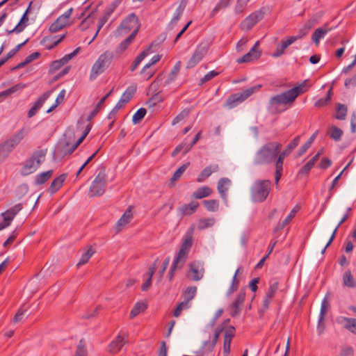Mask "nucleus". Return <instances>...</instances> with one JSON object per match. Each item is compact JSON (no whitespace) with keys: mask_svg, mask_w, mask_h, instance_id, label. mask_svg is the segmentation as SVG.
Segmentation results:
<instances>
[{"mask_svg":"<svg viewBox=\"0 0 356 356\" xmlns=\"http://www.w3.org/2000/svg\"><path fill=\"white\" fill-rule=\"evenodd\" d=\"M231 184V180L225 177L221 178L218 182V191L220 193V197L225 200H226L227 196L226 193L229 190Z\"/></svg>","mask_w":356,"mask_h":356,"instance_id":"obj_22","label":"nucleus"},{"mask_svg":"<svg viewBox=\"0 0 356 356\" xmlns=\"http://www.w3.org/2000/svg\"><path fill=\"white\" fill-rule=\"evenodd\" d=\"M135 37H133V35H129L124 41H122L118 48L116 49V53L118 54H122L123 51H124L129 45L132 42Z\"/></svg>","mask_w":356,"mask_h":356,"instance_id":"obj_43","label":"nucleus"},{"mask_svg":"<svg viewBox=\"0 0 356 356\" xmlns=\"http://www.w3.org/2000/svg\"><path fill=\"white\" fill-rule=\"evenodd\" d=\"M161 59V56L160 55H156V56H154L151 60L149 61L148 63H147L142 69L141 70V72L140 74H145V73L146 72V71L147 70H149L151 66H152L153 65L156 64L157 62H159Z\"/></svg>","mask_w":356,"mask_h":356,"instance_id":"obj_57","label":"nucleus"},{"mask_svg":"<svg viewBox=\"0 0 356 356\" xmlns=\"http://www.w3.org/2000/svg\"><path fill=\"white\" fill-rule=\"evenodd\" d=\"M208 51V45L207 43H201L197 46L193 54L186 63V68L191 69L195 67L204 57Z\"/></svg>","mask_w":356,"mask_h":356,"instance_id":"obj_12","label":"nucleus"},{"mask_svg":"<svg viewBox=\"0 0 356 356\" xmlns=\"http://www.w3.org/2000/svg\"><path fill=\"white\" fill-rule=\"evenodd\" d=\"M238 273H239V269H237L236 270L233 277H232V286H230V288L227 291V296H230L236 290V289L237 288V286H238V281L236 279V276H237Z\"/></svg>","mask_w":356,"mask_h":356,"instance_id":"obj_59","label":"nucleus"},{"mask_svg":"<svg viewBox=\"0 0 356 356\" xmlns=\"http://www.w3.org/2000/svg\"><path fill=\"white\" fill-rule=\"evenodd\" d=\"M343 284L349 288L356 287V281L355 280L350 270H346L343 275Z\"/></svg>","mask_w":356,"mask_h":356,"instance_id":"obj_30","label":"nucleus"},{"mask_svg":"<svg viewBox=\"0 0 356 356\" xmlns=\"http://www.w3.org/2000/svg\"><path fill=\"white\" fill-rule=\"evenodd\" d=\"M206 209L209 211H216L218 208V201L216 200H209L204 201Z\"/></svg>","mask_w":356,"mask_h":356,"instance_id":"obj_53","label":"nucleus"},{"mask_svg":"<svg viewBox=\"0 0 356 356\" xmlns=\"http://www.w3.org/2000/svg\"><path fill=\"white\" fill-rule=\"evenodd\" d=\"M192 245L191 237H187L184 239L179 249L178 254L174 259L172 265V271L179 269L183 267L188 257L189 250Z\"/></svg>","mask_w":356,"mask_h":356,"instance_id":"obj_10","label":"nucleus"},{"mask_svg":"<svg viewBox=\"0 0 356 356\" xmlns=\"http://www.w3.org/2000/svg\"><path fill=\"white\" fill-rule=\"evenodd\" d=\"M347 106L342 104H337V114L335 115L336 119L343 120L346 119L347 114Z\"/></svg>","mask_w":356,"mask_h":356,"instance_id":"obj_42","label":"nucleus"},{"mask_svg":"<svg viewBox=\"0 0 356 356\" xmlns=\"http://www.w3.org/2000/svg\"><path fill=\"white\" fill-rule=\"evenodd\" d=\"M22 209V207L20 204L15 205V207L10 208L8 211H6L5 214L8 216L11 220H13L15 215Z\"/></svg>","mask_w":356,"mask_h":356,"instance_id":"obj_60","label":"nucleus"},{"mask_svg":"<svg viewBox=\"0 0 356 356\" xmlns=\"http://www.w3.org/2000/svg\"><path fill=\"white\" fill-rule=\"evenodd\" d=\"M25 87H26V84H24V83L16 84L15 86L8 88V90L3 91L0 94V96H8L12 93H14L18 90H20L24 88Z\"/></svg>","mask_w":356,"mask_h":356,"instance_id":"obj_49","label":"nucleus"},{"mask_svg":"<svg viewBox=\"0 0 356 356\" xmlns=\"http://www.w3.org/2000/svg\"><path fill=\"white\" fill-rule=\"evenodd\" d=\"M204 273L203 264L200 261H193L188 264V271L186 274L188 278L193 281H200Z\"/></svg>","mask_w":356,"mask_h":356,"instance_id":"obj_13","label":"nucleus"},{"mask_svg":"<svg viewBox=\"0 0 356 356\" xmlns=\"http://www.w3.org/2000/svg\"><path fill=\"white\" fill-rule=\"evenodd\" d=\"M181 61H177L173 68L172 69L168 77L165 81L164 85L168 86L172 83L177 78L180 68H181Z\"/></svg>","mask_w":356,"mask_h":356,"instance_id":"obj_28","label":"nucleus"},{"mask_svg":"<svg viewBox=\"0 0 356 356\" xmlns=\"http://www.w3.org/2000/svg\"><path fill=\"white\" fill-rule=\"evenodd\" d=\"M301 36H291L286 40H283L276 47L275 51L273 53V58L281 56L288 48V47L295 42L297 40L300 39Z\"/></svg>","mask_w":356,"mask_h":356,"instance_id":"obj_16","label":"nucleus"},{"mask_svg":"<svg viewBox=\"0 0 356 356\" xmlns=\"http://www.w3.org/2000/svg\"><path fill=\"white\" fill-rule=\"evenodd\" d=\"M304 87L302 84L271 97L269 101L271 108L279 111L285 110L287 106L293 104L299 95L304 92Z\"/></svg>","mask_w":356,"mask_h":356,"instance_id":"obj_2","label":"nucleus"},{"mask_svg":"<svg viewBox=\"0 0 356 356\" xmlns=\"http://www.w3.org/2000/svg\"><path fill=\"white\" fill-rule=\"evenodd\" d=\"M219 169V167L217 164L210 165L206 167L199 175L197 181L200 183L204 181L207 178H208L212 172H217Z\"/></svg>","mask_w":356,"mask_h":356,"instance_id":"obj_24","label":"nucleus"},{"mask_svg":"<svg viewBox=\"0 0 356 356\" xmlns=\"http://www.w3.org/2000/svg\"><path fill=\"white\" fill-rule=\"evenodd\" d=\"M94 253L95 251L92 250V248H90L88 250H87L82 254L79 261L77 263V266H80L81 265L86 264Z\"/></svg>","mask_w":356,"mask_h":356,"instance_id":"obj_46","label":"nucleus"},{"mask_svg":"<svg viewBox=\"0 0 356 356\" xmlns=\"http://www.w3.org/2000/svg\"><path fill=\"white\" fill-rule=\"evenodd\" d=\"M245 296V293L243 290H241L237 295L235 300L230 306V313L232 316H235L239 314L241 310V307L243 303Z\"/></svg>","mask_w":356,"mask_h":356,"instance_id":"obj_17","label":"nucleus"},{"mask_svg":"<svg viewBox=\"0 0 356 356\" xmlns=\"http://www.w3.org/2000/svg\"><path fill=\"white\" fill-rule=\"evenodd\" d=\"M221 330H218V329H216V331H215V333H214V335L213 337V339H212V341H205L204 342V348L210 351L211 350L213 347L215 346V345L216 344V342L219 338V336H220V333Z\"/></svg>","mask_w":356,"mask_h":356,"instance_id":"obj_45","label":"nucleus"},{"mask_svg":"<svg viewBox=\"0 0 356 356\" xmlns=\"http://www.w3.org/2000/svg\"><path fill=\"white\" fill-rule=\"evenodd\" d=\"M191 110L188 108H186L181 111L172 120V124L175 125L177 123L180 122L181 120L185 119L188 114L190 113Z\"/></svg>","mask_w":356,"mask_h":356,"instance_id":"obj_56","label":"nucleus"},{"mask_svg":"<svg viewBox=\"0 0 356 356\" xmlns=\"http://www.w3.org/2000/svg\"><path fill=\"white\" fill-rule=\"evenodd\" d=\"M261 86H256L254 87L249 88L240 93H236L229 97L225 104V107L230 109L241 103L243 101L246 99L250 95H252L256 90H259Z\"/></svg>","mask_w":356,"mask_h":356,"instance_id":"obj_11","label":"nucleus"},{"mask_svg":"<svg viewBox=\"0 0 356 356\" xmlns=\"http://www.w3.org/2000/svg\"><path fill=\"white\" fill-rule=\"evenodd\" d=\"M337 322L351 333L356 334V318L340 316Z\"/></svg>","mask_w":356,"mask_h":356,"instance_id":"obj_20","label":"nucleus"},{"mask_svg":"<svg viewBox=\"0 0 356 356\" xmlns=\"http://www.w3.org/2000/svg\"><path fill=\"white\" fill-rule=\"evenodd\" d=\"M348 213H346L342 218L340 220V221L339 222V223L337 225L336 227L334 229L333 232H332V234L328 241V242L327 243V244L325 245V246L324 247V248L321 250V253L323 254L326 250V248L332 243V241L334 240L335 236H336V233L338 230V229L339 228V227L348 219Z\"/></svg>","mask_w":356,"mask_h":356,"instance_id":"obj_34","label":"nucleus"},{"mask_svg":"<svg viewBox=\"0 0 356 356\" xmlns=\"http://www.w3.org/2000/svg\"><path fill=\"white\" fill-rule=\"evenodd\" d=\"M127 343V340L120 335H118L109 345V351L111 353H118L123 346Z\"/></svg>","mask_w":356,"mask_h":356,"instance_id":"obj_23","label":"nucleus"},{"mask_svg":"<svg viewBox=\"0 0 356 356\" xmlns=\"http://www.w3.org/2000/svg\"><path fill=\"white\" fill-rule=\"evenodd\" d=\"M314 159H310L299 171L300 175H306L314 167L316 163L314 162Z\"/></svg>","mask_w":356,"mask_h":356,"instance_id":"obj_62","label":"nucleus"},{"mask_svg":"<svg viewBox=\"0 0 356 356\" xmlns=\"http://www.w3.org/2000/svg\"><path fill=\"white\" fill-rule=\"evenodd\" d=\"M233 334L232 332L227 331L224 337V346H223V354L224 356H227L230 352V346Z\"/></svg>","mask_w":356,"mask_h":356,"instance_id":"obj_36","label":"nucleus"},{"mask_svg":"<svg viewBox=\"0 0 356 356\" xmlns=\"http://www.w3.org/2000/svg\"><path fill=\"white\" fill-rule=\"evenodd\" d=\"M113 57V53L108 51H106L98 57L90 70L89 76L90 81L96 79L99 75L102 74L108 67Z\"/></svg>","mask_w":356,"mask_h":356,"instance_id":"obj_4","label":"nucleus"},{"mask_svg":"<svg viewBox=\"0 0 356 356\" xmlns=\"http://www.w3.org/2000/svg\"><path fill=\"white\" fill-rule=\"evenodd\" d=\"M106 179L107 176L106 170L104 168H102L90 185L89 189L90 196H101L104 193L106 190Z\"/></svg>","mask_w":356,"mask_h":356,"instance_id":"obj_9","label":"nucleus"},{"mask_svg":"<svg viewBox=\"0 0 356 356\" xmlns=\"http://www.w3.org/2000/svg\"><path fill=\"white\" fill-rule=\"evenodd\" d=\"M259 42H256L253 47L245 54L242 58L237 60V63H249L259 58L261 56L260 51L258 50Z\"/></svg>","mask_w":356,"mask_h":356,"instance_id":"obj_18","label":"nucleus"},{"mask_svg":"<svg viewBox=\"0 0 356 356\" xmlns=\"http://www.w3.org/2000/svg\"><path fill=\"white\" fill-rule=\"evenodd\" d=\"M215 222L213 218L200 219L197 222V228L200 230L205 229L213 226Z\"/></svg>","mask_w":356,"mask_h":356,"instance_id":"obj_31","label":"nucleus"},{"mask_svg":"<svg viewBox=\"0 0 356 356\" xmlns=\"http://www.w3.org/2000/svg\"><path fill=\"white\" fill-rule=\"evenodd\" d=\"M299 210V207L296 206L289 213V214L286 216V218L283 220L282 223V228L286 225L292 218L296 216V213Z\"/></svg>","mask_w":356,"mask_h":356,"instance_id":"obj_61","label":"nucleus"},{"mask_svg":"<svg viewBox=\"0 0 356 356\" xmlns=\"http://www.w3.org/2000/svg\"><path fill=\"white\" fill-rule=\"evenodd\" d=\"M191 307V303H187L185 301L180 302L174 312V316L179 317L183 310H186Z\"/></svg>","mask_w":356,"mask_h":356,"instance_id":"obj_54","label":"nucleus"},{"mask_svg":"<svg viewBox=\"0 0 356 356\" xmlns=\"http://www.w3.org/2000/svg\"><path fill=\"white\" fill-rule=\"evenodd\" d=\"M342 135H343V131L339 128H338L335 126H332L330 127V136L333 140H334L336 141L340 140Z\"/></svg>","mask_w":356,"mask_h":356,"instance_id":"obj_47","label":"nucleus"},{"mask_svg":"<svg viewBox=\"0 0 356 356\" xmlns=\"http://www.w3.org/2000/svg\"><path fill=\"white\" fill-rule=\"evenodd\" d=\"M147 111L144 108H139L133 115L132 122L134 124L139 123L141 120L145 117Z\"/></svg>","mask_w":356,"mask_h":356,"instance_id":"obj_48","label":"nucleus"},{"mask_svg":"<svg viewBox=\"0 0 356 356\" xmlns=\"http://www.w3.org/2000/svg\"><path fill=\"white\" fill-rule=\"evenodd\" d=\"M28 129L22 128L0 145V155L7 156L27 135Z\"/></svg>","mask_w":356,"mask_h":356,"instance_id":"obj_8","label":"nucleus"},{"mask_svg":"<svg viewBox=\"0 0 356 356\" xmlns=\"http://www.w3.org/2000/svg\"><path fill=\"white\" fill-rule=\"evenodd\" d=\"M197 292L196 286H189L186 288L182 293L184 301L190 303V301L193 299Z\"/></svg>","mask_w":356,"mask_h":356,"instance_id":"obj_35","label":"nucleus"},{"mask_svg":"<svg viewBox=\"0 0 356 356\" xmlns=\"http://www.w3.org/2000/svg\"><path fill=\"white\" fill-rule=\"evenodd\" d=\"M263 17V13L259 11L250 15L241 24V29L243 31L250 30Z\"/></svg>","mask_w":356,"mask_h":356,"instance_id":"obj_15","label":"nucleus"},{"mask_svg":"<svg viewBox=\"0 0 356 356\" xmlns=\"http://www.w3.org/2000/svg\"><path fill=\"white\" fill-rule=\"evenodd\" d=\"M198 206L199 204L197 202L193 201L188 205H184L181 207H180L179 211L184 215H191L195 211Z\"/></svg>","mask_w":356,"mask_h":356,"instance_id":"obj_37","label":"nucleus"},{"mask_svg":"<svg viewBox=\"0 0 356 356\" xmlns=\"http://www.w3.org/2000/svg\"><path fill=\"white\" fill-rule=\"evenodd\" d=\"M231 0H220L215 8L212 10L211 15L214 16L220 10L227 8L230 3Z\"/></svg>","mask_w":356,"mask_h":356,"instance_id":"obj_52","label":"nucleus"},{"mask_svg":"<svg viewBox=\"0 0 356 356\" xmlns=\"http://www.w3.org/2000/svg\"><path fill=\"white\" fill-rule=\"evenodd\" d=\"M344 86L347 88L350 87H356V73L352 77L347 78L345 80Z\"/></svg>","mask_w":356,"mask_h":356,"instance_id":"obj_64","label":"nucleus"},{"mask_svg":"<svg viewBox=\"0 0 356 356\" xmlns=\"http://www.w3.org/2000/svg\"><path fill=\"white\" fill-rule=\"evenodd\" d=\"M281 143L269 142L261 146L255 152L252 163L254 165H268L273 163L280 150Z\"/></svg>","mask_w":356,"mask_h":356,"instance_id":"obj_1","label":"nucleus"},{"mask_svg":"<svg viewBox=\"0 0 356 356\" xmlns=\"http://www.w3.org/2000/svg\"><path fill=\"white\" fill-rule=\"evenodd\" d=\"M188 165L189 163H187L180 166L174 173L170 181L172 183L178 180L181 177L182 174L185 172V170L187 169Z\"/></svg>","mask_w":356,"mask_h":356,"instance_id":"obj_51","label":"nucleus"},{"mask_svg":"<svg viewBox=\"0 0 356 356\" xmlns=\"http://www.w3.org/2000/svg\"><path fill=\"white\" fill-rule=\"evenodd\" d=\"M139 28L140 24L138 17L132 13L122 22L115 31V35L117 37H122L131 32L129 35L136 37Z\"/></svg>","mask_w":356,"mask_h":356,"instance_id":"obj_5","label":"nucleus"},{"mask_svg":"<svg viewBox=\"0 0 356 356\" xmlns=\"http://www.w3.org/2000/svg\"><path fill=\"white\" fill-rule=\"evenodd\" d=\"M156 268V266L155 264H152V266L149 268V272L147 274V278L145 282L142 285V290L143 291H147L148 289V288L151 286L152 278L155 272Z\"/></svg>","mask_w":356,"mask_h":356,"instance_id":"obj_41","label":"nucleus"},{"mask_svg":"<svg viewBox=\"0 0 356 356\" xmlns=\"http://www.w3.org/2000/svg\"><path fill=\"white\" fill-rule=\"evenodd\" d=\"M11 222V219H10L5 213L0 214V231L8 227Z\"/></svg>","mask_w":356,"mask_h":356,"instance_id":"obj_58","label":"nucleus"},{"mask_svg":"<svg viewBox=\"0 0 356 356\" xmlns=\"http://www.w3.org/2000/svg\"><path fill=\"white\" fill-rule=\"evenodd\" d=\"M270 191V181L268 180H257L250 188V197L253 202H264Z\"/></svg>","mask_w":356,"mask_h":356,"instance_id":"obj_6","label":"nucleus"},{"mask_svg":"<svg viewBox=\"0 0 356 356\" xmlns=\"http://www.w3.org/2000/svg\"><path fill=\"white\" fill-rule=\"evenodd\" d=\"M66 177H67V175L65 174H63L60 176H59L58 177L54 179L49 186V193L51 194H54L56 191H58L62 186Z\"/></svg>","mask_w":356,"mask_h":356,"instance_id":"obj_25","label":"nucleus"},{"mask_svg":"<svg viewBox=\"0 0 356 356\" xmlns=\"http://www.w3.org/2000/svg\"><path fill=\"white\" fill-rule=\"evenodd\" d=\"M147 308V305L143 302H138L135 304L130 312V318H133L138 316L140 312H144Z\"/></svg>","mask_w":356,"mask_h":356,"instance_id":"obj_39","label":"nucleus"},{"mask_svg":"<svg viewBox=\"0 0 356 356\" xmlns=\"http://www.w3.org/2000/svg\"><path fill=\"white\" fill-rule=\"evenodd\" d=\"M65 93H66V92L64 89L60 91L58 95L57 96V97L56 99L55 104L54 105H52L47 111V113H49L51 112L55 108H56L60 104H61L63 102L65 96Z\"/></svg>","mask_w":356,"mask_h":356,"instance_id":"obj_50","label":"nucleus"},{"mask_svg":"<svg viewBox=\"0 0 356 356\" xmlns=\"http://www.w3.org/2000/svg\"><path fill=\"white\" fill-rule=\"evenodd\" d=\"M65 38V34L60 35L59 38H58V36L51 35L45 36L40 41V44L47 49H51L54 47L57 46Z\"/></svg>","mask_w":356,"mask_h":356,"instance_id":"obj_19","label":"nucleus"},{"mask_svg":"<svg viewBox=\"0 0 356 356\" xmlns=\"http://www.w3.org/2000/svg\"><path fill=\"white\" fill-rule=\"evenodd\" d=\"M47 153V149H39L33 152L31 156L24 161L21 174L27 176L35 172L44 161Z\"/></svg>","mask_w":356,"mask_h":356,"instance_id":"obj_3","label":"nucleus"},{"mask_svg":"<svg viewBox=\"0 0 356 356\" xmlns=\"http://www.w3.org/2000/svg\"><path fill=\"white\" fill-rule=\"evenodd\" d=\"M27 10L26 13L22 15L20 21L17 24V25L11 31H8V34L12 33L13 32L15 33H19L24 30V29L26 26V24L24 23L28 21V18L26 17Z\"/></svg>","mask_w":356,"mask_h":356,"instance_id":"obj_44","label":"nucleus"},{"mask_svg":"<svg viewBox=\"0 0 356 356\" xmlns=\"http://www.w3.org/2000/svg\"><path fill=\"white\" fill-rule=\"evenodd\" d=\"M211 193V189L207 186L199 188L193 193V197L195 199H202L208 197Z\"/></svg>","mask_w":356,"mask_h":356,"instance_id":"obj_32","label":"nucleus"},{"mask_svg":"<svg viewBox=\"0 0 356 356\" xmlns=\"http://www.w3.org/2000/svg\"><path fill=\"white\" fill-rule=\"evenodd\" d=\"M53 175V170H50L37 175L35 177L36 185H41L45 183Z\"/></svg>","mask_w":356,"mask_h":356,"instance_id":"obj_33","label":"nucleus"},{"mask_svg":"<svg viewBox=\"0 0 356 356\" xmlns=\"http://www.w3.org/2000/svg\"><path fill=\"white\" fill-rule=\"evenodd\" d=\"M330 29H327L326 26L321 27L317 29L312 35V39L318 45L321 39L324 38L325 35L330 31Z\"/></svg>","mask_w":356,"mask_h":356,"instance_id":"obj_27","label":"nucleus"},{"mask_svg":"<svg viewBox=\"0 0 356 356\" xmlns=\"http://www.w3.org/2000/svg\"><path fill=\"white\" fill-rule=\"evenodd\" d=\"M152 46L150 45L147 49H145L143 51H142L135 59L134 61L133 65L131 67V70L134 71L138 65L150 54L152 53L151 50Z\"/></svg>","mask_w":356,"mask_h":356,"instance_id":"obj_29","label":"nucleus"},{"mask_svg":"<svg viewBox=\"0 0 356 356\" xmlns=\"http://www.w3.org/2000/svg\"><path fill=\"white\" fill-rule=\"evenodd\" d=\"M74 138V134L71 131H67L56 145L54 152V155L56 156H63L72 153L75 149Z\"/></svg>","mask_w":356,"mask_h":356,"instance_id":"obj_7","label":"nucleus"},{"mask_svg":"<svg viewBox=\"0 0 356 356\" xmlns=\"http://www.w3.org/2000/svg\"><path fill=\"white\" fill-rule=\"evenodd\" d=\"M87 350L86 346V342L81 339L79 341L77 346V349L75 353V356H87Z\"/></svg>","mask_w":356,"mask_h":356,"instance_id":"obj_55","label":"nucleus"},{"mask_svg":"<svg viewBox=\"0 0 356 356\" xmlns=\"http://www.w3.org/2000/svg\"><path fill=\"white\" fill-rule=\"evenodd\" d=\"M135 92L136 88L134 87L127 88L121 96L120 101L126 105L130 101Z\"/></svg>","mask_w":356,"mask_h":356,"instance_id":"obj_40","label":"nucleus"},{"mask_svg":"<svg viewBox=\"0 0 356 356\" xmlns=\"http://www.w3.org/2000/svg\"><path fill=\"white\" fill-rule=\"evenodd\" d=\"M299 140H300V136H297L286 147V148L282 151V152H279V154H282V156H284V157H286L287 156H289L291 152H292V150L293 149H295L298 143H299Z\"/></svg>","mask_w":356,"mask_h":356,"instance_id":"obj_38","label":"nucleus"},{"mask_svg":"<svg viewBox=\"0 0 356 356\" xmlns=\"http://www.w3.org/2000/svg\"><path fill=\"white\" fill-rule=\"evenodd\" d=\"M64 65H65V63L63 62L61 58L59 60H54V62H52V63L50 65L49 72L54 73L56 71L59 70Z\"/></svg>","mask_w":356,"mask_h":356,"instance_id":"obj_63","label":"nucleus"},{"mask_svg":"<svg viewBox=\"0 0 356 356\" xmlns=\"http://www.w3.org/2000/svg\"><path fill=\"white\" fill-rule=\"evenodd\" d=\"M186 6V1H181L174 13L173 17L170 22V26L175 24L179 20Z\"/></svg>","mask_w":356,"mask_h":356,"instance_id":"obj_26","label":"nucleus"},{"mask_svg":"<svg viewBox=\"0 0 356 356\" xmlns=\"http://www.w3.org/2000/svg\"><path fill=\"white\" fill-rule=\"evenodd\" d=\"M73 8H70L65 11L63 15L59 16L56 20L49 26V31L51 33H56L67 26L69 24V19L72 15Z\"/></svg>","mask_w":356,"mask_h":356,"instance_id":"obj_14","label":"nucleus"},{"mask_svg":"<svg viewBox=\"0 0 356 356\" xmlns=\"http://www.w3.org/2000/svg\"><path fill=\"white\" fill-rule=\"evenodd\" d=\"M132 218L133 213L131 212V208L129 207L116 222L115 228L117 232H120L123 227L131 220Z\"/></svg>","mask_w":356,"mask_h":356,"instance_id":"obj_21","label":"nucleus"}]
</instances>
